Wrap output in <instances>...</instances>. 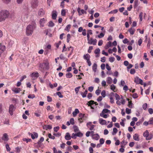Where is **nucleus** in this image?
Here are the masks:
<instances>
[{
  "label": "nucleus",
  "instance_id": "f257e3e1",
  "mask_svg": "<svg viewBox=\"0 0 153 153\" xmlns=\"http://www.w3.org/2000/svg\"><path fill=\"white\" fill-rule=\"evenodd\" d=\"M36 24L34 22H32L31 24L29 25L26 28V34L27 36L31 35L34 29L36 28Z\"/></svg>",
  "mask_w": 153,
  "mask_h": 153
},
{
  "label": "nucleus",
  "instance_id": "f03ea898",
  "mask_svg": "<svg viewBox=\"0 0 153 153\" xmlns=\"http://www.w3.org/2000/svg\"><path fill=\"white\" fill-rule=\"evenodd\" d=\"M10 15L9 12L7 10H3L0 12V22L4 21Z\"/></svg>",
  "mask_w": 153,
  "mask_h": 153
},
{
  "label": "nucleus",
  "instance_id": "7ed1b4c3",
  "mask_svg": "<svg viewBox=\"0 0 153 153\" xmlns=\"http://www.w3.org/2000/svg\"><path fill=\"white\" fill-rule=\"evenodd\" d=\"M39 67L43 70H48L49 68V63L48 61L46 59L44 62L40 63Z\"/></svg>",
  "mask_w": 153,
  "mask_h": 153
},
{
  "label": "nucleus",
  "instance_id": "20e7f679",
  "mask_svg": "<svg viewBox=\"0 0 153 153\" xmlns=\"http://www.w3.org/2000/svg\"><path fill=\"white\" fill-rule=\"evenodd\" d=\"M143 136L146 137V140H149L151 139L152 137V135H151L149 137V133L148 131L147 130H146L143 133Z\"/></svg>",
  "mask_w": 153,
  "mask_h": 153
},
{
  "label": "nucleus",
  "instance_id": "39448f33",
  "mask_svg": "<svg viewBox=\"0 0 153 153\" xmlns=\"http://www.w3.org/2000/svg\"><path fill=\"white\" fill-rule=\"evenodd\" d=\"M97 42L96 39H94L93 38H91L89 41H88V43L90 45L93 44V45H96Z\"/></svg>",
  "mask_w": 153,
  "mask_h": 153
},
{
  "label": "nucleus",
  "instance_id": "423d86ee",
  "mask_svg": "<svg viewBox=\"0 0 153 153\" xmlns=\"http://www.w3.org/2000/svg\"><path fill=\"white\" fill-rule=\"evenodd\" d=\"M37 0H33L31 2V7L34 8L36 7L38 5Z\"/></svg>",
  "mask_w": 153,
  "mask_h": 153
},
{
  "label": "nucleus",
  "instance_id": "0eeeda50",
  "mask_svg": "<svg viewBox=\"0 0 153 153\" xmlns=\"http://www.w3.org/2000/svg\"><path fill=\"white\" fill-rule=\"evenodd\" d=\"M134 82L137 84H140L143 85V81L142 79H140L138 76H136L134 78Z\"/></svg>",
  "mask_w": 153,
  "mask_h": 153
},
{
  "label": "nucleus",
  "instance_id": "6e6552de",
  "mask_svg": "<svg viewBox=\"0 0 153 153\" xmlns=\"http://www.w3.org/2000/svg\"><path fill=\"white\" fill-rule=\"evenodd\" d=\"M39 75L38 73L36 72H33L30 74V76L33 79H35L37 78L39 76Z\"/></svg>",
  "mask_w": 153,
  "mask_h": 153
},
{
  "label": "nucleus",
  "instance_id": "1a4fd4ad",
  "mask_svg": "<svg viewBox=\"0 0 153 153\" xmlns=\"http://www.w3.org/2000/svg\"><path fill=\"white\" fill-rule=\"evenodd\" d=\"M15 110L14 106L13 105H10L9 109V112L11 115L13 114V112Z\"/></svg>",
  "mask_w": 153,
  "mask_h": 153
},
{
  "label": "nucleus",
  "instance_id": "9d476101",
  "mask_svg": "<svg viewBox=\"0 0 153 153\" xmlns=\"http://www.w3.org/2000/svg\"><path fill=\"white\" fill-rule=\"evenodd\" d=\"M28 134L29 135L31 136L33 139H34L35 138H37L38 136V134L35 132H33V134L29 132Z\"/></svg>",
  "mask_w": 153,
  "mask_h": 153
},
{
  "label": "nucleus",
  "instance_id": "9b49d317",
  "mask_svg": "<svg viewBox=\"0 0 153 153\" xmlns=\"http://www.w3.org/2000/svg\"><path fill=\"white\" fill-rule=\"evenodd\" d=\"M2 139L5 141H7L8 140V136L7 133H5L3 134Z\"/></svg>",
  "mask_w": 153,
  "mask_h": 153
},
{
  "label": "nucleus",
  "instance_id": "f8f14e48",
  "mask_svg": "<svg viewBox=\"0 0 153 153\" xmlns=\"http://www.w3.org/2000/svg\"><path fill=\"white\" fill-rule=\"evenodd\" d=\"M84 114L81 113H80L79 115V118L78 120L80 123H82L83 122V121H81V120L84 119Z\"/></svg>",
  "mask_w": 153,
  "mask_h": 153
},
{
  "label": "nucleus",
  "instance_id": "ddd939ff",
  "mask_svg": "<svg viewBox=\"0 0 153 153\" xmlns=\"http://www.w3.org/2000/svg\"><path fill=\"white\" fill-rule=\"evenodd\" d=\"M46 19L44 18L41 19L40 21V25L41 27H43L44 24L46 22Z\"/></svg>",
  "mask_w": 153,
  "mask_h": 153
},
{
  "label": "nucleus",
  "instance_id": "4468645a",
  "mask_svg": "<svg viewBox=\"0 0 153 153\" xmlns=\"http://www.w3.org/2000/svg\"><path fill=\"white\" fill-rule=\"evenodd\" d=\"M92 138L95 140H98L100 138V136L97 134H93L92 136Z\"/></svg>",
  "mask_w": 153,
  "mask_h": 153
},
{
  "label": "nucleus",
  "instance_id": "2eb2a0df",
  "mask_svg": "<svg viewBox=\"0 0 153 153\" xmlns=\"http://www.w3.org/2000/svg\"><path fill=\"white\" fill-rule=\"evenodd\" d=\"M5 50V46L2 45L0 43V53H2Z\"/></svg>",
  "mask_w": 153,
  "mask_h": 153
},
{
  "label": "nucleus",
  "instance_id": "dca6fc26",
  "mask_svg": "<svg viewBox=\"0 0 153 153\" xmlns=\"http://www.w3.org/2000/svg\"><path fill=\"white\" fill-rule=\"evenodd\" d=\"M12 91L15 93L17 94L19 93L21 91V90L19 88H13Z\"/></svg>",
  "mask_w": 153,
  "mask_h": 153
},
{
  "label": "nucleus",
  "instance_id": "f3484780",
  "mask_svg": "<svg viewBox=\"0 0 153 153\" xmlns=\"http://www.w3.org/2000/svg\"><path fill=\"white\" fill-rule=\"evenodd\" d=\"M71 137L69 133L67 132L66 133L65 137V139L66 140H69L71 139Z\"/></svg>",
  "mask_w": 153,
  "mask_h": 153
},
{
  "label": "nucleus",
  "instance_id": "a211bd4d",
  "mask_svg": "<svg viewBox=\"0 0 153 153\" xmlns=\"http://www.w3.org/2000/svg\"><path fill=\"white\" fill-rule=\"evenodd\" d=\"M99 122L101 125H105L106 123V120L102 118H100L99 119Z\"/></svg>",
  "mask_w": 153,
  "mask_h": 153
},
{
  "label": "nucleus",
  "instance_id": "6ab92c4d",
  "mask_svg": "<svg viewBox=\"0 0 153 153\" xmlns=\"http://www.w3.org/2000/svg\"><path fill=\"white\" fill-rule=\"evenodd\" d=\"M112 46V43L110 41L108 42L105 46V48L107 49Z\"/></svg>",
  "mask_w": 153,
  "mask_h": 153
},
{
  "label": "nucleus",
  "instance_id": "aec40b11",
  "mask_svg": "<svg viewBox=\"0 0 153 153\" xmlns=\"http://www.w3.org/2000/svg\"><path fill=\"white\" fill-rule=\"evenodd\" d=\"M90 56L88 54H86L83 56V58L87 60L90 59Z\"/></svg>",
  "mask_w": 153,
  "mask_h": 153
},
{
  "label": "nucleus",
  "instance_id": "412c9836",
  "mask_svg": "<svg viewBox=\"0 0 153 153\" xmlns=\"http://www.w3.org/2000/svg\"><path fill=\"white\" fill-rule=\"evenodd\" d=\"M135 31V29L132 27L129 29L128 30V31L129 32L130 34L131 35H133L134 34Z\"/></svg>",
  "mask_w": 153,
  "mask_h": 153
},
{
  "label": "nucleus",
  "instance_id": "4be33fe9",
  "mask_svg": "<svg viewBox=\"0 0 153 153\" xmlns=\"http://www.w3.org/2000/svg\"><path fill=\"white\" fill-rule=\"evenodd\" d=\"M133 138L134 140L137 141H138L140 140L139 138V135L137 134H135L133 135Z\"/></svg>",
  "mask_w": 153,
  "mask_h": 153
},
{
  "label": "nucleus",
  "instance_id": "5701e85b",
  "mask_svg": "<svg viewBox=\"0 0 153 153\" xmlns=\"http://www.w3.org/2000/svg\"><path fill=\"white\" fill-rule=\"evenodd\" d=\"M43 128L46 130L50 129L52 128V126L50 125H45L43 126Z\"/></svg>",
  "mask_w": 153,
  "mask_h": 153
},
{
  "label": "nucleus",
  "instance_id": "b1692460",
  "mask_svg": "<svg viewBox=\"0 0 153 153\" xmlns=\"http://www.w3.org/2000/svg\"><path fill=\"white\" fill-rule=\"evenodd\" d=\"M112 81V79L110 77H108L107 78L106 82L108 84H111Z\"/></svg>",
  "mask_w": 153,
  "mask_h": 153
},
{
  "label": "nucleus",
  "instance_id": "393cba45",
  "mask_svg": "<svg viewBox=\"0 0 153 153\" xmlns=\"http://www.w3.org/2000/svg\"><path fill=\"white\" fill-rule=\"evenodd\" d=\"M79 113V111L78 109H76L73 112V115L74 117H75L77 114Z\"/></svg>",
  "mask_w": 153,
  "mask_h": 153
},
{
  "label": "nucleus",
  "instance_id": "a878e982",
  "mask_svg": "<svg viewBox=\"0 0 153 153\" xmlns=\"http://www.w3.org/2000/svg\"><path fill=\"white\" fill-rule=\"evenodd\" d=\"M97 64L95 63H94L92 66V70H93V71L94 72H96L97 71Z\"/></svg>",
  "mask_w": 153,
  "mask_h": 153
},
{
  "label": "nucleus",
  "instance_id": "bb28decb",
  "mask_svg": "<svg viewBox=\"0 0 153 153\" xmlns=\"http://www.w3.org/2000/svg\"><path fill=\"white\" fill-rule=\"evenodd\" d=\"M88 93V91L86 90L84 93L81 92V94L83 98H85L86 97Z\"/></svg>",
  "mask_w": 153,
  "mask_h": 153
},
{
  "label": "nucleus",
  "instance_id": "cd10ccee",
  "mask_svg": "<svg viewBox=\"0 0 153 153\" xmlns=\"http://www.w3.org/2000/svg\"><path fill=\"white\" fill-rule=\"evenodd\" d=\"M115 93L113 92H111L108 95V97L109 98H113L115 97Z\"/></svg>",
  "mask_w": 153,
  "mask_h": 153
},
{
  "label": "nucleus",
  "instance_id": "c85d7f7f",
  "mask_svg": "<svg viewBox=\"0 0 153 153\" xmlns=\"http://www.w3.org/2000/svg\"><path fill=\"white\" fill-rule=\"evenodd\" d=\"M72 76V74L70 72H68L66 74V76L67 78H71Z\"/></svg>",
  "mask_w": 153,
  "mask_h": 153
},
{
  "label": "nucleus",
  "instance_id": "c756f323",
  "mask_svg": "<svg viewBox=\"0 0 153 153\" xmlns=\"http://www.w3.org/2000/svg\"><path fill=\"white\" fill-rule=\"evenodd\" d=\"M110 112L111 111L110 110L107 109H104L102 110V112L103 113H110Z\"/></svg>",
  "mask_w": 153,
  "mask_h": 153
},
{
  "label": "nucleus",
  "instance_id": "7c9ffc66",
  "mask_svg": "<svg viewBox=\"0 0 153 153\" xmlns=\"http://www.w3.org/2000/svg\"><path fill=\"white\" fill-rule=\"evenodd\" d=\"M110 89L114 91L115 92L116 86L113 84H112L110 86Z\"/></svg>",
  "mask_w": 153,
  "mask_h": 153
},
{
  "label": "nucleus",
  "instance_id": "2f4dec72",
  "mask_svg": "<svg viewBox=\"0 0 153 153\" xmlns=\"http://www.w3.org/2000/svg\"><path fill=\"white\" fill-rule=\"evenodd\" d=\"M118 131L117 129L116 128H113V131L112 133L113 135H114L116 134Z\"/></svg>",
  "mask_w": 153,
  "mask_h": 153
},
{
  "label": "nucleus",
  "instance_id": "473e14b6",
  "mask_svg": "<svg viewBox=\"0 0 153 153\" xmlns=\"http://www.w3.org/2000/svg\"><path fill=\"white\" fill-rule=\"evenodd\" d=\"M44 140V138L42 137H41L39 140L38 141V142L37 143V144L39 145V146H40V144H41V143L43 142Z\"/></svg>",
  "mask_w": 153,
  "mask_h": 153
},
{
  "label": "nucleus",
  "instance_id": "72a5a7b5",
  "mask_svg": "<svg viewBox=\"0 0 153 153\" xmlns=\"http://www.w3.org/2000/svg\"><path fill=\"white\" fill-rule=\"evenodd\" d=\"M71 25H68L66 26V27L65 29V30L67 31L68 32H69L70 30V29L71 28Z\"/></svg>",
  "mask_w": 153,
  "mask_h": 153
},
{
  "label": "nucleus",
  "instance_id": "f704fd0d",
  "mask_svg": "<svg viewBox=\"0 0 153 153\" xmlns=\"http://www.w3.org/2000/svg\"><path fill=\"white\" fill-rule=\"evenodd\" d=\"M54 25V24L52 21H51L49 22V25H48L49 27H53Z\"/></svg>",
  "mask_w": 153,
  "mask_h": 153
},
{
  "label": "nucleus",
  "instance_id": "c9c22d12",
  "mask_svg": "<svg viewBox=\"0 0 153 153\" xmlns=\"http://www.w3.org/2000/svg\"><path fill=\"white\" fill-rule=\"evenodd\" d=\"M100 116L105 118H106L108 117V115L106 114H104V113L101 112L100 114Z\"/></svg>",
  "mask_w": 153,
  "mask_h": 153
},
{
  "label": "nucleus",
  "instance_id": "e433bc0d",
  "mask_svg": "<svg viewBox=\"0 0 153 153\" xmlns=\"http://www.w3.org/2000/svg\"><path fill=\"white\" fill-rule=\"evenodd\" d=\"M73 128L74 129V131L76 132H78L79 131V129L77 126H73Z\"/></svg>",
  "mask_w": 153,
  "mask_h": 153
},
{
  "label": "nucleus",
  "instance_id": "4c0bfd02",
  "mask_svg": "<svg viewBox=\"0 0 153 153\" xmlns=\"http://www.w3.org/2000/svg\"><path fill=\"white\" fill-rule=\"evenodd\" d=\"M127 143V142H126L124 140H123L122 142L121 143V144H123V145L121 146V147L123 148H124L125 146L126 145Z\"/></svg>",
  "mask_w": 153,
  "mask_h": 153
},
{
  "label": "nucleus",
  "instance_id": "58836bf2",
  "mask_svg": "<svg viewBox=\"0 0 153 153\" xmlns=\"http://www.w3.org/2000/svg\"><path fill=\"white\" fill-rule=\"evenodd\" d=\"M115 97L116 99L117 100H120V97L119 95L117 93H115Z\"/></svg>",
  "mask_w": 153,
  "mask_h": 153
},
{
  "label": "nucleus",
  "instance_id": "ea45409f",
  "mask_svg": "<svg viewBox=\"0 0 153 153\" xmlns=\"http://www.w3.org/2000/svg\"><path fill=\"white\" fill-rule=\"evenodd\" d=\"M118 10L117 9H115L109 12V14H113L117 13Z\"/></svg>",
  "mask_w": 153,
  "mask_h": 153
},
{
  "label": "nucleus",
  "instance_id": "a19ab883",
  "mask_svg": "<svg viewBox=\"0 0 153 153\" xmlns=\"http://www.w3.org/2000/svg\"><path fill=\"white\" fill-rule=\"evenodd\" d=\"M57 17V14L56 12L55 13H53L52 15V18L53 19H56Z\"/></svg>",
  "mask_w": 153,
  "mask_h": 153
},
{
  "label": "nucleus",
  "instance_id": "79ce46f5",
  "mask_svg": "<svg viewBox=\"0 0 153 153\" xmlns=\"http://www.w3.org/2000/svg\"><path fill=\"white\" fill-rule=\"evenodd\" d=\"M77 137H81L83 136V134L80 132H79L76 133Z\"/></svg>",
  "mask_w": 153,
  "mask_h": 153
},
{
  "label": "nucleus",
  "instance_id": "37998d69",
  "mask_svg": "<svg viewBox=\"0 0 153 153\" xmlns=\"http://www.w3.org/2000/svg\"><path fill=\"white\" fill-rule=\"evenodd\" d=\"M61 43V41H59L58 42L56 43L55 44V45L56 47L57 48H59V46L60 45Z\"/></svg>",
  "mask_w": 153,
  "mask_h": 153
},
{
  "label": "nucleus",
  "instance_id": "c03bdc74",
  "mask_svg": "<svg viewBox=\"0 0 153 153\" xmlns=\"http://www.w3.org/2000/svg\"><path fill=\"white\" fill-rule=\"evenodd\" d=\"M71 35L70 34H68L67 35V42L68 43L70 40L71 38Z\"/></svg>",
  "mask_w": 153,
  "mask_h": 153
},
{
  "label": "nucleus",
  "instance_id": "a18cd8bd",
  "mask_svg": "<svg viewBox=\"0 0 153 153\" xmlns=\"http://www.w3.org/2000/svg\"><path fill=\"white\" fill-rule=\"evenodd\" d=\"M126 113L128 114H129L131 112V110L128 108H126Z\"/></svg>",
  "mask_w": 153,
  "mask_h": 153
},
{
  "label": "nucleus",
  "instance_id": "49530a36",
  "mask_svg": "<svg viewBox=\"0 0 153 153\" xmlns=\"http://www.w3.org/2000/svg\"><path fill=\"white\" fill-rule=\"evenodd\" d=\"M6 150L7 152H10V148L9 147V145L8 144L6 145Z\"/></svg>",
  "mask_w": 153,
  "mask_h": 153
},
{
  "label": "nucleus",
  "instance_id": "de8ad7c7",
  "mask_svg": "<svg viewBox=\"0 0 153 153\" xmlns=\"http://www.w3.org/2000/svg\"><path fill=\"white\" fill-rule=\"evenodd\" d=\"M89 103L88 104V106H90L94 104V101L93 100H90L89 102H88Z\"/></svg>",
  "mask_w": 153,
  "mask_h": 153
},
{
  "label": "nucleus",
  "instance_id": "09e8293b",
  "mask_svg": "<svg viewBox=\"0 0 153 153\" xmlns=\"http://www.w3.org/2000/svg\"><path fill=\"white\" fill-rule=\"evenodd\" d=\"M80 88V86H79L77 87H76L75 89V91L76 93V94H77L78 92L79 91V90Z\"/></svg>",
  "mask_w": 153,
  "mask_h": 153
},
{
  "label": "nucleus",
  "instance_id": "8fccbe9b",
  "mask_svg": "<svg viewBox=\"0 0 153 153\" xmlns=\"http://www.w3.org/2000/svg\"><path fill=\"white\" fill-rule=\"evenodd\" d=\"M100 52V50L99 48H97L95 49L94 51L95 53L96 54H99Z\"/></svg>",
  "mask_w": 153,
  "mask_h": 153
},
{
  "label": "nucleus",
  "instance_id": "3c124183",
  "mask_svg": "<svg viewBox=\"0 0 153 153\" xmlns=\"http://www.w3.org/2000/svg\"><path fill=\"white\" fill-rule=\"evenodd\" d=\"M28 97L29 98L32 99L35 97V96L34 94H29L28 95Z\"/></svg>",
  "mask_w": 153,
  "mask_h": 153
},
{
  "label": "nucleus",
  "instance_id": "603ef678",
  "mask_svg": "<svg viewBox=\"0 0 153 153\" xmlns=\"http://www.w3.org/2000/svg\"><path fill=\"white\" fill-rule=\"evenodd\" d=\"M143 13L141 12H140L139 15V17L140 18V21H141L143 19Z\"/></svg>",
  "mask_w": 153,
  "mask_h": 153
},
{
  "label": "nucleus",
  "instance_id": "864d4df0",
  "mask_svg": "<svg viewBox=\"0 0 153 153\" xmlns=\"http://www.w3.org/2000/svg\"><path fill=\"white\" fill-rule=\"evenodd\" d=\"M101 95L103 97H105L106 94L105 91V90H103L101 93Z\"/></svg>",
  "mask_w": 153,
  "mask_h": 153
},
{
  "label": "nucleus",
  "instance_id": "5fc2aeb1",
  "mask_svg": "<svg viewBox=\"0 0 153 153\" xmlns=\"http://www.w3.org/2000/svg\"><path fill=\"white\" fill-rule=\"evenodd\" d=\"M59 129V126L55 127L53 128L54 131L55 132H57Z\"/></svg>",
  "mask_w": 153,
  "mask_h": 153
},
{
  "label": "nucleus",
  "instance_id": "6e6d98bb",
  "mask_svg": "<svg viewBox=\"0 0 153 153\" xmlns=\"http://www.w3.org/2000/svg\"><path fill=\"white\" fill-rule=\"evenodd\" d=\"M48 137L54 140L55 138V137L54 136L52 135L50 133L49 134H48Z\"/></svg>",
  "mask_w": 153,
  "mask_h": 153
},
{
  "label": "nucleus",
  "instance_id": "4d7b16f0",
  "mask_svg": "<svg viewBox=\"0 0 153 153\" xmlns=\"http://www.w3.org/2000/svg\"><path fill=\"white\" fill-rule=\"evenodd\" d=\"M115 60V58L113 57H110L109 58V61L111 62H113Z\"/></svg>",
  "mask_w": 153,
  "mask_h": 153
},
{
  "label": "nucleus",
  "instance_id": "13d9d810",
  "mask_svg": "<svg viewBox=\"0 0 153 153\" xmlns=\"http://www.w3.org/2000/svg\"><path fill=\"white\" fill-rule=\"evenodd\" d=\"M123 42L124 44H127L129 43V41L128 39L127 38H125L124 40H123Z\"/></svg>",
  "mask_w": 153,
  "mask_h": 153
},
{
  "label": "nucleus",
  "instance_id": "bf43d9fd",
  "mask_svg": "<svg viewBox=\"0 0 153 153\" xmlns=\"http://www.w3.org/2000/svg\"><path fill=\"white\" fill-rule=\"evenodd\" d=\"M99 141L100 143L102 145L104 143L105 140L103 138H102L100 139Z\"/></svg>",
  "mask_w": 153,
  "mask_h": 153
},
{
  "label": "nucleus",
  "instance_id": "052dcab7",
  "mask_svg": "<svg viewBox=\"0 0 153 153\" xmlns=\"http://www.w3.org/2000/svg\"><path fill=\"white\" fill-rule=\"evenodd\" d=\"M58 95L60 98H62L63 96L62 94L60 92H58L56 93Z\"/></svg>",
  "mask_w": 153,
  "mask_h": 153
},
{
  "label": "nucleus",
  "instance_id": "680f3d73",
  "mask_svg": "<svg viewBox=\"0 0 153 153\" xmlns=\"http://www.w3.org/2000/svg\"><path fill=\"white\" fill-rule=\"evenodd\" d=\"M135 72V71L134 69L132 68L131 69L130 71V73L131 74H134Z\"/></svg>",
  "mask_w": 153,
  "mask_h": 153
},
{
  "label": "nucleus",
  "instance_id": "e2e57ef3",
  "mask_svg": "<svg viewBox=\"0 0 153 153\" xmlns=\"http://www.w3.org/2000/svg\"><path fill=\"white\" fill-rule=\"evenodd\" d=\"M53 134L57 137H59L61 135V134L59 132H58L57 133H53Z\"/></svg>",
  "mask_w": 153,
  "mask_h": 153
},
{
  "label": "nucleus",
  "instance_id": "0e129e2a",
  "mask_svg": "<svg viewBox=\"0 0 153 153\" xmlns=\"http://www.w3.org/2000/svg\"><path fill=\"white\" fill-rule=\"evenodd\" d=\"M128 106L130 108H131L132 107V103L131 101H129L128 102Z\"/></svg>",
  "mask_w": 153,
  "mask_h": 153
},
{
  "label": "nucleus",
  "instance_id": "69168bd1",
  "mask_svg": "<svg viewBox=\"0 0 153 153\" xmlns=\"http://www.w3.org/2000/svg\"><path fill=\"white\" fill-rule=\"evenodd\" d=\"M148 111L150 114H152L153 113V109L152 108H149Z\"/></svg>",
  "mask_w": 153,
  "mask_h": 153
},
{
  "label": "nucleus",
  "instance_id": "338daca9",
  "mask_svg": "<svg viewBox=\"0 0 153 153\" xmlns=\"http://www.w3.org/2000/svg\"><path fill=\"white\" fill-rule=\"evenodd\" d=\"M101 92V90L99 89L95 91V93L97 95H99Z\"/></svg>",
  "mask_w": 153,
  "mask_h": 153
},
{
  "label": "nucleus",
  "instance_id": "774afa93",
  "mask_svg": "<svg viewBox=\"0 0 153 153\" xmlns=\"http://www.w3.org/2000/svg\"><path fill=\"white\" fill-rule=\"evenodd\" d=\"M149 124L153 125V117L150 119L149 120Z\"/></svg>",
  "mask_w": 153,
  "mask_h": 153
}]
</instances>
